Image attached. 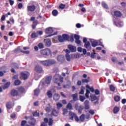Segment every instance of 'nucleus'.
Returning <instances> with one entry per match:
<instances>
[{
	"mask_svg": "<svg viewBox=\"0 0 126 126\" xmlns=\"http://www.w3.org/2000/svg\"><path fill=\"white\" fill-rule=\"evenodd\" d=\"M69 116L70 117L69 119L71 120V121H73V119H75V121L77 122H79L80 121L81 122H83V121H84L85 116L84 114H82L80 117V119L78 118V117H77L76 114L72 111H69Z\"/></svg>",
	"mask_w": 126,
	"mask_h": 126,
	"instance_id": "f257e3e1",
	"label": "nucleus"
},
{
	"mask_svg": "<svg viewBox=\"0 0 126 126\" xmlns=\"http://www.w3.org/2000/svg\"><path fill=\"white\" fill-rule=\"evenodd\" d=\"M53 79L54 82L58 84V86H61V84L63 82V78L60 74L55 75Z\"/></svg>",
	"mask_w": 126,
	"mask_h": 126,
	"instance_id": "f03ea898",
	"label": "nucleus"
},
{
	"mask_svg": "<svg viewBox=\"0 0 126 126\" xmlns=\"http://www.w3.org/2000/svg\"><path fill=\"white\" fill-rule=\"evenodd\" d=\"M40 53L41 55H42V56H48L51 55L52 51H51V49L49 48H46V49L40 50Z\"/></svg>",
	"mask_w": 126,
	"mask_h": 126,
	"instance_id": "7ed1b4c3",
	"label": "nucleus"
},
{
	"mask_svg": "<svg viewBox=\"0 0 126 126\" xmlns=\"http://www.w3.org/2000/svg\"><path fill=\"white\" fill-rule=\"evenodd\" d=\"M21 78L23 79L24 80H26L28 77H29V75H30V73L28 71L25 72H21L20 73Z\"/></svg>",
	"mask_w": 126,
	"mask_h": 126,
	"instance_id": "20e7f679",
	"label": "nucleus"
},
{
	"mask_svg": "<svg viewBox=\"0 0 126 126\" xmlns=\"http://www.w3.org/2000/svg\"><path fill=\"white\" fill-rule=\"evenodd\" d=\"M34 70L37 73H42V72H43V68H42V66H41L39 65L35 66V67L34 68Z\"/></svg>",
	"mask_w": 126,
	"mask_h": 126,
	"instance_id": "39448f33",
	"label": "nucleus"
},
{
	"mask_svg": "<svg viewBox=\"0 0 126 126\" xmlns=\"http://www.w3.org/2000/svg\"><path fill=\"white\" fill-rule=\"evenodd\" d=\"M90 97L92 102L95 101L94 102V104H98V98H97V96H96V95L94 94H91Z\"/></svg>",
	"mask_w": 126,
	"mask_h": 126,
	"instance_id": "423d86ee",
	"label": "nucleus"
},
{
	"mask_svg": "<svg viewBox=\"0 0 126 126\" xmlns=\"http://www.w3.org/2000/svg\"><path fill=\"white\" fill-rule=\"evenodd\" d=\"M92 46L93 47H97L98 45H101V43H98V40H95L94 39H92L91 40Z\"/></svg>",
	"mask_w": 126,
	"mask_h": 126,
	"instance_id": "0eeeda50",
	"label": "nucleus"
},
{
	"mask_svg": "<svg viewBox=\"0 0 126 126\" xmlns=\"http://www.w3.org/2000/svg\"><path fill=\"white\" fill-rule=\"evenodd\" d=\"M40 63L42 65H44V66H49V60L41 61H40Z\"/></svg>",
	"mask_w": 126,
	"mask_h": 126,
	"instance_id": "6e6552de",
	"label": "nucleus"
},
{
	"mask_svg": "<svg viewBox=\"0 0 126 126\" xmlns=\"http://www.w3.org/2000/svg\"><path fill=\"white\" fill-rule=\"evenodd\" d=\"M54 30L53 29V28L49 27L46 29L45 33L47 34H51L54 32Z\"/></svg>",
	"mask_w": 126,
	"mask_h": 126,
	"instance_id": "1a4fd4ad",
	"label": "nucleus"
},
{
	"mask_svg": "<svg viewBox=\"0 0 126 126\" xmlns=\"http://www.w3.org/2000/svg\"><path fill=\"white\" fill-rule=\"evenodd\" d=\"M68 49L72 52V53H74V52H76V47L75 46H73L72 45H68Z\"/></svg>",
	"mask_w": 126,
	"mask_h": 126,
	"instance_id": "9d476101",
	"label": "nucleus"
},
{
	"mask_svg": "<svg viewBox=\"0 0 126 126\" xmlns=\"http://www.w3.org/2000/svg\"><path fill=\"white\" fill-rule=\"evenodd\" d=\"M74 38L75 39V43L78 44V45H80V44L81 43V41L79 40V35L75 34Z\"/></svg>",
	"mask_w": 126,
	"mask_h": 126,
	"instance_id": "9b49d317",
	"label": "nucleus"
},
{
	"mask_svg": "<svg viewBox=\"0 0 126 126\" xmlns=\"http://www.w3.org/2000/svg\"><path fill=\"white\" fill-rule=\"evenodd\" d=\"M36 9V6L34 5L28 6V10L29 11H34Z\"/></svg>",
	"mask_w": 126,
	"mask_h": 126,
	"instance_id": "f8f14e48",
	"label": "nucleus"
},
{
	"mask_svg": "<svg viewBox=\"0 0 126 126\" xmlns=\"http://www.w3.org/2000/svg\"><path fill=\"white\" fill-rule=\"evenodd\" d=\"M84 46L88 51H90V50H91V46L90 45V42H89V41H87V42L85 43Z\"/></svg>",
	"mask_w": 126,
	"mask_h": 126,
	"instance_id": "ddd939ff",
	"label": "nucleus"
},
{
	"mask_svg": "<svg viewBox=\"0 0 126 126\" xmlns=\"http://www.w3.org/2000/svg\"><path fill=\"white\" fill-rule=\"evenodd\" d=\"M115 24L118 27H123L124 26V23L121 21H118L117 22H115Z\"/></svg>",
	"mask_w": 126,
	"mask_h": 126,
	"instance_id": "4468645a",
	"label": "nucleus"
},
{
	"mask_svg": "<svg viewBox=\"0 0 126 126\" xmlns=\"http://www.w3.org/2000/svg\"><path fill=\"white\" fill-rule=\"evenodd\" d=\"M44 122L45 123H48V125L50 126H52L53 125V119H50L49 120V121H48V119L45 118Z\"/></svg>",
	"mask_w": 126,
	"mask_h": 126,
	"instance_id": "2eb2a0df",
	"label": "nucleus"
},
{
	"mask_svg": "<svg viewBox=\"0 0 126 126\" xmlns=\"http://www.w3.org/2000/svg\"><path fill=\"white\" fill-rule=\"evenodd\" d=\"M44 42L45 43L46 45L48 47H50V46L52 45V42L51 41V39H44Z\"/></svg>",
	"mask_w": 126,
	"mask_h": 126,
	"instance_id": "dca6fc26",
	"label": "nucleus"
},
{
	"mask_svg": "<svg viewBox=\"0 0 126 126\" xmlns=\"http://www.w3.org/2000/svg\"><path fill=\"white\" fill-rule=\"evenodd\" d=\"M65 53H66V58L67 59V61H70V56H69V55L68 54H69V53H70V52H69V50H68V49H66L65 50Z\"/></svg>",
	"mask_w": 126,
	"mask_h": 126,
	"instance_id": "f3484780",
	"label": "nucleus"
},
{
	"mask_svg": "<svg viewBox=\"0 0 126 126\" xmlns=\"http://www.w3.org/2000/svg\"><path fill=\"white\" fill-rule=\"evenodd\" d=\"M56 63H57V62L54 59L48 60V63L49 66H50V65H52V64H55Z\"/></svg>",
	"mask_w": 126,
	"mask_h": 126,
	"instance_id": "a211bd4d",
	"label": "nucleus"
},
{
	"mask_svg": "<svg viewBox=\"0 0 126 126\" xmlns=\"http://www.w3.org/2000/svg\"><path fill=\"white\" fill-rule=\"evenodd\" d=\"M51 81H52V77L51 76L47 77L45 79V83H46V84H50L51 83Z\"/></svg>",
	"mask_w": 126,
	"mask_h": 126,
	"instance_id": "6ab92c4d",
	"label": "nucleus"
},
{
	"mask_svg": "<svg viewBox=\"0 0 126 126\" xmlns=\"http://www.w3.org/2000/svg\"><path fill=\"white\" fill-rule=\"evenodd\" d=\"M64 59L63 55H59L57 57V61L58 62H63Z\"/></svg>",
	"mask_w": 126,
	"mask_h": 126,
	"instance_id": "aec40b11",
	"label": "nucleus"
},
{
	"mask_svg": "<svg viewBox=\"0 0 126 126\" xmlns=\"http://www.w3.org/2000/svg\"><path fill=\"white\" fill-rule=\"evenodd\" d=\"M12 96H17L18 95V92L15 90H12L11 92Z\"/></svg>",
	"mask_w": 126,
	"mask_h": 126,
	"instance_id": "412c9836",
	"label": "nucleus"
},
{
	"mask_svg": "<svg viewBox=\"0 0 126 126\" xmlns=\"http://www.w3.org/2000/svg\"><path fill=\"white\" fill-rule=\"evenodd\" d=\"M60 94H55L53 95V99L55 100V101H58L60 99Z\"/></svg>",
	"mask_w": 126,
	"mask_h": 126,
	"instance_id": "4be33fe9",
	"label": "nucleus"
},
{
	"mask_svg": "<svg viewBox=\"0 0 126 126\" xmlns=\"http://www.w3.org/2000/svg\"><path fill=\"white\" fill-rule=\"evenodd\" d=\"M114 15L117 17H121L122 16V13L119 11H114Z\"/></svg>",
	"mask_w": 126,
	"mask_h": 126,
	"instance_id": "5701e85b",
	"label": "nucleus"
},
{
	"mask_svg": "<svg viewBox=\"0 0 126 126\" xmlns=\"http://www.w3.org/2000/svg\"><path fill=\"white\" fill-rule=\"evenodd\" d=\"M9 85H10V82H7L3 87V89H6V88H8V87H9Z\"/></svg>",
	"mask_w": 126,
	"mask_h": 126,
	"instance_id": "b1692460",
	"label": "nucleus"
},
{
	"mask_svg": "<svg viewBox=\"0 0 126 126\" xmlns=\"http://www.w3.org/2000/svg\"><path fill=\"white\" fill-rule=\"evenodd\" d=\"M48 98H52L53 97V94H52V91H48L47 93H46Z\"/></svg>",
	"mask_w": 126,
	"mask_h": 126,
	"instance_id": "393cba45",
	"label": "nucleus"
},
{
	"mask_svg": "<svg viewBox=\"0 0 126 126\" xmlns=\"http://www.w3.org/2000/svg\"><path fill=\"white\" fill-rule=\"evenodd\" d=\"M63 36L65 41H68V40H69L68 39H69V35L67 34H63Z\"/></svg>",
	"mask_w": 126,
	"mask_h": 126,
	"instance_id": "a878e982",
	"label": "nucleus"
},
{
	"mask_svg": "<svg viewBox=\"0 0 126 126\" xmlns=\"http://www.w3.org/2000/svg\"><path fill=\"white\" fill-rule=\"evenodd\" d=\"M57 114H59V111H57L56 110H53L52 113V116H55V117H57Z\"/></svg>",
	"mask_w": 126,
	"mask_h": 126,
	"instance_id": "bb28decb",
	"label": "nucleus"
},
{
	"mask_svg": "<svg viewBox=\"0 0 126 126\" xmlns=\"http://www.w3.org/2000/svg\"><path fill=\"white\" fill-rule=\"evenodd\" d=\"M120 111V108L118 107H115L114 109V114H117V113H119V111Z\"/></svg>",
	"mask_w": 126,
	"mask_h": 126,
	"instance_id": "cd10ccee",
	"label": "nucleus"
},
{
	"mask_svg": "<svg viewBox=\"0 0 126 126\" xmlns=\"http://www.w3.org/2000/svg\"><path fill=\"white\" fill-rule=\"evenodd\" d=\"M58 110H60L62 107H63V104L60 102L57 103L56 104Z\"/></svg>",
	"mask_w": 126,
	"mask_h": 126,
	"instance_id": "c85d7f7f",
	"label": "nucleus"
},
{
	"mask_svg": "<svg viewBox=\"0 0 126 126\" xmlns=\"http://www.w3.org/2000/svg\"><path fill=\"white\" fill-rule=\"evenodd\" d=\"M58 14H59V12L57 10H54L52 11V14L53 16H57V15H58Z\"/></svg>",
	"mask_w": 126,
	"mask_h": 126,
	"instance_id": "c756f323",
	"label": "nucleus"
},
{
	"mask_svg": "<svg viewBox=\"0 0 126 126\" xmlns=\"http://www.w3.org/2000/svg\"><path fill=\"white\" fill-rule=\"evenodd\" d=\"M58 39L59 40V41L61 42H64L65 41L64 39L63 38V37L62 36H59Z\"/></svg>",
	"mask_w": 126,
	"mask_h": 126,
	"instance_id": "7c9ffc66",
	"label": "nucleus"
},
{
	"mask_svg": "<svg viewBox=\"0 0 126 126\" xmlns=\"http://www.w3.org/2000/svg\"><path fill=\"white\" fill-rule=\"evenodd\" d=\"M6 107L7 109H11V108H12V104H11V102H8L6 104Z\"/></svg>",
	"mask_w": 126,
	"mask_h": 126,
	"instance_id": "2f4dec72",
	"label": "nucleus"
},
{
	"mask_svg": "<svg viewBox=\"0 0 126 126\" xmlns=\"http://www.w3.org/2000/svg\"><path fill=\"white\" fill-rule=\"evenodd\" d=\"M14 84H15V85H20V84H21V81H20V80H16L15 81V82H14Z\"/></svg>",
	"mask_w": 126,
	"mask_h": 126,
	"instance_id": "473e14b6",
	"label": "nucleus"
},
{
	"mask_svg": "<svg viewBox=\"0 0 126 126\" xmlns=\"http://www.w3.org/2000/svg\"><path fill=\"white\" fill-rule=\"evenodd\" d=\"M67 109H68L69 110H72V105H71V103H70V102H69L67 104Z\"/></svg>",
	"mask_w": 126,
	"mask_h": 126,
	"instance_id": "72a5a7b5",
	"label": "nucleus"
},
{
	"mask_svg": "<svg viewBox=\"0 0 126 126\" xmlns=\"http://www.w3.org/2000/svg\"><path fill=\"white\" fill-rule=\"evenodd\" d=\"M18 91L21 92V93H23V92L25 91L24 88L23 87L18 88Z\"/></svg>",
	"mask_w": 126,
	"mask_h": 126,
	"instance_id": "f704fd0d",
	"label": "nucleus"
},
{
	"mask_svg": "<svg viewBox=\"0 0 126 126\" xmlns=\"http://www.w3.org/2000/svg\"><path fill=\"white\" fill-rule=\"evenodd\" d=\"M72 96L73 97V99L74 101L77 100V94H72Z\"/></svg>",
	"mask_w": 126,
	"mask_h": 126,
	"instance_id": "c9c22d12",
	"label": "nucleus"
},
{
	"mask_svg": "<svg viewBox=\"0 0 126 126\" xmlns=\"http://www.w3.org/2000/svg\"><path fill=\"white\" fill-rule=\"evenodd\" d=\"M114 100L115 101H116V102H119V101H120V100H121V97L119 96H115L114 97Z\"/></svg>",
	"mask_w": 126,
	"mask_h": 126,
	"instance_id": "e433bc0d",
	"label": "nucleus"
},
{
	"mask_svg": "<svg viewBox=\"0 0 126 126\" xmlns=\"http://www.w3.org/2000/svg\"><path fill=\"white\" fill-rule=\"evenodd\" d=\"M38 23V22L37 21H34L33 22V24L32 26V29H35V28H36V26L37 25Z\"/></svg>",
	"mask_w": 126,
	"mask_h": 126,
	"instance_id": "4c0bfd02",
	"label": "nucleus"
},
{
	"mask_svg": "<svg viewBox=\"0 0 126 126\" xmlns=\"http://www.w3.org/2000/svg\"><path fill=\"white\" fill-rule=\"evenodd\" d=\"M90 94V92L88 90H86V93L85 94V96L86 98H89V94Z\"/></svg>",
	"mask_w": 126,
	"mask_h": 126,
	"instance_id": "58836bf2",
	"label": "nucleus"
},
{
	"mask_svg": "<svg viewBox=\"0 0 126 126\" xmlns=\"http://www.w3.org/2000/svg\"><path fill=\"white\" fill-rule=\"evenodd\" d=\"M11 66L12 67H14V68H18L19 67L18 64L15 63L12 64Z\"/></svg>",
	"mask_w": 126,
	"mask_h": 126,
	"instance_id": "ea45409f",
	"label": "nucleus"
},
{
	"mask_svg": "<svg viewBox=\"0 0 126 126\" xmlns=\"http://www.w3.org/2000/svg\"><path fill=\"white\" fill-rule=\"evenodd\" d=\"M39 93H40V90L39 89H37L34 91V94L36 96L39 95Z\"/></svg>",
	"mask_w": 126,
	"mask_h": 126,
	"instance_id": "a19ab883",
	"label": "nucleus"
},
{
	"mask_svg": "<svg viewBox=\"0 0 126 126\" xmlns=\"http://www.w3.org/2000/svg\"><path fill=\"white\" fill-rule=\"evenodd\" d=\"M102 5L104 8H108V5L107 4V3H106V2H102Z\"/></svg>",
	"mask_w": 126,
	"mask_h": 126,
	"instance_id": "79ce46f5",
	"label": "nucleus"
},
{
	"mask_svg": "<svg viewBox=\"0 0 126 126\" xmlns=\"http://www.w3.org/2000/svg\"><path fill=\"white\" fill-rule=\"evenodd\" d=\"M37 36H38V34L36 33V32H33L31 35L32 38H36Z\"/></svg>",
	"mask_w": 126,
	"mask_h": 126,
	"instance_id": "37998d69",
	"label": "nucleus"
},
{
	"mask_svg": "<svg viewBox=\"0 0 126 126\" xmlns=\"http://www.w3.org/2000/svg\"><path fill=\"white\" fill-rule=\"evenodd\" d=\"M84 100H85V96L80 95V100L81 102H84Z\"/></svg>",
	"mask_w": 126,
	"mask_h": 126,
	"instance_id": "c03bdc74",
	"label": "nucleus"
},
{
	"mask_svg": "<svg viewBox=\"0 0 126 126\" xmlns=\"http://www.w3.org/2000/svg\"><path fill=\"white\" fill-rule=\"evenodd\" d=\"M38 47L39 48V49H43L44 48V44L43 43H39L38 44Z\"/></svg>",
	"mask_w": 126,
	"mask_h": 126,
	"instance_id": "a18cd8bd",
	"label": "nucleus"
},
{
	"mask_svg": "<svg viewBox=\"0 0 126 126\" xmlns=\"http://www.w3.org/2000/svg\"><path fill=\"white\" fill-rule=\"evenodd\" d=\"M68 41H70V42H73V41H74V39H73V36L72 35L71 36H69Z\"/></svg>",
	"mask_w": 126,
	"mask_h": 126,
	"instance_id": "49530a36",
	"label": "nucleus"
},
{
	"mask_svg": "<svg viewBox=\"0 0 126 126\" xmlns=\"http://www.w3.org/2000/svg\"><path fill=\"white\" fill-rule=\"evenodd\" d=\"M63 115H66L67 114V109L66 108H63Z\"/></svg>",
	"mask_w": 126,
	"mask_h": 126,
	"instance_id": "de8ad7c7",
	"label": "nucleus"
},
{
	"mask_svg": "<svg viewBox=\"0 0 126 126\" xmlns=\"http://www.w3.org/2000/svg\"><path fill=\"white\" fill-rule=\"evenodd\" d=\"M60 8H61V9H63L64 7H65V5L64 4H61L59 6Z\"/></svg>",
	"mask_w": 126,
	"mask_h": 126,
	"instance_id": "09e8293b",
	"label": "nucleus"
},
{
	"mask_svg": "<svg viewBox=\"0 0 126 126\" xmlns=\"http://www.w3.org/2000/svg\"><path fill=\"white\" fill-rule=\"evenodd\" d=\"M110 90H111V91L114 92V91H115V87H114V86H113V85H110Z\"/></svg>",
	"mask_w": 126,
	"mask_h": 126,
	"instance_id": "8fccbe9b",
	"label": "nucleus"
},
{
	"mask_svg": "<svg viewBox=\"0 0 126 126\" xmlns=\"http://www.w3.org/2000/svg\"><path fill=\"white\" fill-rule=\"evenodd\" d=\"M18 7L19 9H21L22 7H23V4L21 3H20L18 5Z\"/></svg>",
	"mask_w": 126,
	"mask_h": 126,
	"instance_id": "3c124183",
	"label": "nucleus"
},
{
	"mask_svg": "<svg viewBox=\"0 0 126 126\" xmlns=\"http://www.w3.org/2000/svg\"><path fill=\"white\" fill-rule=\"evenodd\" d=\"M79 94H84V88L82 87L81 91L79 92Z\"/></svg>",
	"mask_w": 126,
	"mask_h": 126,
	"instance_id": "603ef678",
	"label": "nucleus"
},
{
	"mask_svg": "<svg viewBox=\"0 0 126 126\" xmlns=\"http://www.w3.org/2000/svg\"><path fill=\"white\" fill-rule=\"evenodd\" d=\"M21 53H23V54H26L27 55H28L30 52H29V51H24L23 50H21Z\"/></svg>",
	"mask_w": 126,
	"mask_h": 126,
	"instance_id": "864d4df0",
	"label": "nucleus"
},
{
	"mask_svg": "<svg viewBox=\"0 0 126 126\" xmlns=\"http://www.w3.org/2000/svg\"><path fill=\"white\" fill-rule=\"evenodd\" d=\"M33 116L34 117H39V113L37 112L33 113Z\"/></svg>",
	"mask_w": 126,
	"mask_h": 126,
	"instance_id": "5fc2aeb1",
	"label": "nucleus"
},
{
	"mask_svg": "<svg viewBox=\"0 0 126 126\" xmlns=\"http://www.w3.org/2000/svg\"><path fill=\"white\" fill-rule=\"evenodd\" d=\"M9 1L10 5H13V4H14V1L12 0H9Z\"/></svg>",
	"mask_w": 126,
	"mask_h": 126,
	"instance_id": "6e6d98bb",
	"label": "nucleus"
},
{
	"mask_svg": "<svg viewBox=\"0 0 126 126\" xmlns=\"http://www.w3.org/2000/svg\"><path fill=\"white\" fill-rule=\"evenodd\" d=\"M1 21H4L5 20V16L4 15H3L1 17Z\"/></svg>",
	"mask_w": 126,
	"mask_h": 126,
	"instance_id": "4d7b16f0",
	"label": "nucleus"
},
{
	"mask_svg": "<svg viewBox=\"0 0 126 126\" xmlns=\"http://www.w3.org/2000/svg\"><path fill=\"white\" fill-rule=\"evenodd\" d=\"M82 82H83L84 83H85V82L86 83L89 82V80L86 79H82Z\"/></svg>",
	"mask_w": 126,
	"mask_h": 126,
	"instance_id": "13d9d810",
	"label": "nucleus"
},
{
	"mask_svg": "<svg viewBox=\"0 0 126 126\" xmlns=\"http://www.w3.org/2000/svg\"><path fill=\"white\" fill-rule=\"evenodd\" d=\"M26 124V121H22V123H21V126H25Z\"/></svg>",
	"mask_w": 126,
	"mask_h": 126,
	"instance_id": "bf43d9fd",
	"label": "nucleus"
},
{
	"mask_svg": "<svg viewBox=\"0 0 126 126\" xmlns=\"http://www.w3.org/2000/svg\"><path fill=\"white\" fill-rule=\"evenodd\" d=\"M95 95H99V94H100V92L99 91V90H96L95 91Z\"/></svg>",
	"mask_w": 126,
	"mask_h": 126,
	"instance_id": "052dcab7",
	"label": "nucleus"
},
{
	"mask_svg": "<svg viewBox=\"0 0 126 126\" xmlns=\"http://www.w3.org/2000/svg\"><path fill=\"white\" fill-rule=\"evenodd\" d=\"M45 111L47 112V113H49L50 112V111H51V109H50L49 107H46L45 108Z\"/></svg>",
	"mask_w": 126,
	"mask_h": 126,
	"instance_id": "680f3d73",
	"label": "nucleus"
},
{
	"mask_svg": "<svg viewBox=\"0 0 126 126\" xmlns=\"http://www.w3.org/2000/svg\"><path fill=\"white\" fill-rule=\"evenodd\" d=\"M62 103H63L64 105H66V104H67V102H66V100H63L62 101Z\"/></svg>",
	"mask_w": 126,
	"mask_h": 126,
	"instance_id": "e2e57ef3",
	"label": "nucleus"
},
{
	"mask_svg": "<svg viewBox=\"0 0 126 126\" xmlns=\"http://www.w3.org/2000/svg\"><path fill=\"white\" fill-rule=\"evenodd\" d=\"M84 105H89V101L88 100H86L84 103Z\"/></svg>",
	"mask_w": 126,
	"mask_h": 126,
	"instance_id": "0e129e2a",
	"label": "nucleus"
},
{
	"mask_svg": "<svg viewBox=\"0 0 126 126\" xmlns=\"http://www.w3.org/2000/svg\"><path fill=\"white\" fill-rule=\"evenodd\" d=\"M78 51L80 53H81V52H82V48L78 47Z\"/></svg>",
	"mask_w": 126,
	"mask_h": 126,
	"instance_id": "69168bd1",
	"label": "nucleus"
},
{
	"mask_svg": "<svg viewBox=\"0 0 126 126\" xmlns=\"http://www.w3.org/2000/svg\"><path fill=\"white\" fill-rule=\"evenodd\" d=\"M86 53H87L86 49H83V54L84 55H85L86 54Z\"/></svg>",
	"mask_w": 126,
	"mask_h": 126,
	"instance_id": "338daca9",
	"label": "nucleus"
},
{
	"mask_svg": "<svg viewBox=\"0 0 126 126\" xmlns=\"http://www.w3.org/2000/svg\"><path fill=\"white\" fill-rule=\"evenodd\" d=\"M122 104H126V99H122Z\"/></svg>",
	"mask_w": 126,
	"mask_h": 126,
	"instance_id": "774afa93",
	"label": "nucleus"
}]
</instances>
